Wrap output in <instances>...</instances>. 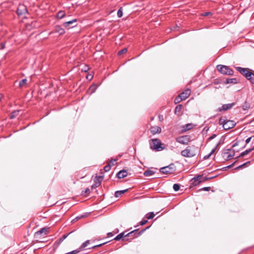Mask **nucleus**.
<instances>
[{
  "mask_svg": "<svg viewBox=\"0 0 254 254\" xmlns=\"http://www.w3.org/2000/svg\"><path fill=\"white\" fill-rule=\"evenodd\" d=\"M201 178L202 176L201 175H198L197 177H194L192 180L193 181V183L195 185L199 184L201 182V180H200V179Z\"/></svg>",
  "mask_w": 254,
  "mask_h": 254,
  "instance_id": "obj_19",
  "label": "nucleus"
},
{
  "mask_svg": "<svg viewBox=\"0 0 254 254\" xmlns=\"http://www.w3.org/2000/svg\"><path fill=\"white\" fill-rule=\"evenodd\" d=\"M147 222H148V220L147 219H146V220L143 219L142 221H141L139 222V224H140V225L142 226V225H144L145 224H146Z\"/></svg>",
  "mask_w": 254,
  "mask_h": 254,
  "instance_id": "obj_43",
  "label": "nucleus"
},
{
  "mask_svg": "<svg viewBox=\"0 0 254 254\" xmlns=\"http://www.w3.org/2000/svg\"><path fill=\"white\" fill-rule=\"evenodd\" d=\"M0 46L1 49H4L5 48V44L4 43H1Z\"/></svg>",
  "mask_w": 254,
  "mask_h": 254,
  "instance_id": "obj_55",
  "label": "nucleus"
},
{
  "mask_svg": "<svg viewBox=\"0 0 254 254\" xmlns=\"http://www.w3.org/2000/svg\"><path fill=\"white\" fill-rule=\"evenodd\" d=\"M236 69L240 73L245 76V77H246L251 72L249 69L241 67H236Z\"/></svg>",
  "mask_w": 254,
  "mask_h": 254,
  "instance_id": "obj_12",
  "label": "nucleus"
},
{
  "mask_svg": "<svg viewBox=\"0 0 254 254\" xmlns=\"http://www.w3.org/2000/svg\"><path fill=\"white\" fill-rule=\"evenodd\" d=\"M253 136H251V137H248L246 140V144H248L252 140H253Z\"/></svg>",
  "mask_w": 254,
  "mask_h": 254,
  "instance_id": "obj_46",
  "label": "nucleus"
},
{
  "mask_svg": "<svg viewBox=\"0 0 254 254\" xmlns=\"http://www.w3.org/2000/svg\"><path fill=\"white\" fill-rule=\"evenodd\" d=\"M90 192V190L89 188H86L84 191H82V194H89Z\"/></svg>",
  "mask_w": 254,
  "mask_h": 254,
  "instance_id": "obj_41",
  "label": "nucleus"
},
{
  "mask_svg": "<svg viewBox=\"0 0 254 254\" xmlns=\"http://www.w3.org/2000/svg\"><path fill=\"white\" fill-rule=\"evenodd\" d=\"M97 88V86L96 84H92L90 86L89 89L91 90V94L95 92Z\"/></svg>",
  "mask_w": 254,
  "mask_h": 254,
  "instance_id": "obj_32",
  "label": "nucleus"
},
{
  "mask_svg": "<svg viewBox=\"0 0 254 254\" xmlns=\"http://www.w3.org/2000/svg\"><path fill=\"white\" fill-rule=\"evenodd\" d=\"M48 232V228H43L41 229L40 230L36 232L35 235L36 236H39L40 237L44 236L46 235Z\"/></svg>",
  "mask_w": 254,
  "mask_h": 254,
  "instance_id": "obj_14",
  "label": "nucleus"
},
{
  "mask_svg": "<svg viewBox=\"0 0 254 254\" xmlns=\"http://www.w3.org/2000/svg\"><path fill=\"white\" fill-rule=\"evenodd\" d=\"M210 179H211V178H207L206 177H205L204 178H202V180H201V182H204L205 181H208Z\"/></svg>",
  "mask_w": 254,
  "mask_h": 254,
  "instance_id": "obj_50",
  "label": "nucleus"
},
{
  "mask_svg": "<svg viewBox=\"0 0 254 254\" xmlns=\"http://www.w3.org/2000/svg\"><path fill=\"white\" fill-rule=\"evenodd\" d=\"M193 127V125L192 124H186L184 127L183 129L184 131H187Z\"/></svg>",
  "mask_w": 254,
  "mask_h": 254,
  "instance_id": "obj_27",
  "label": "nucleus"
},
{
  "mask_svg": "<svg viewBox=\"0 0 254 254\" xmlns=\"http://www.w3.org/2000/svg\"><path fill=\"white\" fill-rule=\"evenodd\" d=\"M111 168V165L110 164H108V165H106L104 167V170L105 172H108L110 170Z\"/></svg>",
  "mask_w": 254,
  "mask_h": 254,
  "instance_id": "obj_37",
  "label": "nucleus"
},
{
  "mask_svg": "<svg viewBox=\"0 0 254 254\" xmlns=\"http://www.w3.org/2000/svg\"><path fill=\"white\" fill-rule=\"evenodd\" d=\"M216 136V135L215 134H213L212 135H211L208 139L207 140L209 141V140H211L213 139H214V138H215Z\"/></svg>",
  "mask_w": 254,
  "mask_h": 254,
  "instance_id": "obj_47",
  "label": "nucleus"
},
{
  "mask_svg": "<svg viewBox=\"0 0 254 254\" xmlns=\"http://www.w3.org/2000/svg\"><path fill=\"white\" fill-rule=\"evenodd\" d=\"M150 131L153 134L159 133L161 132V128L158 126H153L150 127Z\"/></svg>",
  "mask_w": 254,
  "mask_h": 254,
  "instance_id": "obj_16",
  "label": "nucleus"
},
{
  "mask_svg": "<svg viewBox=\"0 0 254 254\" xmlns=\"http://www.w3.org/2000/svg\"><path fill=\"white\" fill-rule=\"evenodd\" d=\"M216 149V147L214 148L211 152L207 155H206L204 156V159L206 160L210 158V157L214 153L215 150Z\"/></svg>",
  "mask_w": 254,
  "mask_h": 254,
  "instance_id": "obj_29",
  "label": "nucleus"
},
{
  "mask_svg": "<svg viewBox=\"0 0 254 254\" xmlns=\"http://www.w3.org/2000/svg\"><path fill=\"white\" fill-rule=\"evenodd\" d=\"M209 14H212V13L210 12H207L201 13L200 16H208Z\"/></svg>",
  "mask_w": 254,
  "mask_h": 254,
  "instance_id": "obj_48",
  "label": "nucleus"
},
{
  "mask_svg": "<svg viewBox=\"0 0 254 254\" xmlns=\"http://www.w3.org/2000/svg\"><path fill=\"white\" fill-rule=\"evenodd\" d=\"M55 31L58 33L60 35H63L65 33L64 30L60 26H56L55 28Z\"/></svg>",
  "mask_w": 254,
  "mask_h": 254,
  "instance_id": "obj_18",
  "label": "nucleus"
},
{
  "mask_svg": "<svg viewBox=\"0 0 254 254\" xmlns=\"http://www.w3.org/2000/svg\"><path fill=\"white\" fill-rule=\"evenodd\" d=\"M183 100L182 99V98L180 97V95H178L175 99V100H174V102L175 104H177L179 102H180L181 101H183Z\"/></svg>",
  "mask_w": 254,
  "mask_h": 254,
  "instance_id": "obj_34",
  "label": "nucleus"
},
{
  "mask_svg": "<svg viewBox=\"0 0 254 254\" xmlns=\"http://www.w3.org/2000/svg\"><path fill=\"white\" fill-rule=\"evenodd\" d=\"M108 237H112L113 235L112 232H109L107 234Z\"/></svg>",
  "mask_w": 254,
  "mask_h": 254,
  "instance_id": "obj_60",
  "label": "nucleus"
},
{
  "mask_svg": "<svg viewBox=\"0 0 254 254\" xmlns=\"http://www.w3.org/2000/svg\"><path fill=\"white\" fill-rule=\"evenodd\" d=\"M193 146H188L181 152L182 156L185 157L191 158L195 156V153L192 150Z\"/></svg>",
  "mask_w": 254,
  "mask_h": 254,
  "instance_id": "obj_4",
  "label": "nucleus"
},
{
  "mask_svg": "<svg viewBox=\"0 0 254 254\" xmlns=\"http://www.w3.org/2000/svg\"><path fill=\"white\" fill-rule=\"evenodd\" d=\"M159 119L160 121H161L162 120H163V116L162 115H159Z\"/></svg>",
  "mask_w": 254,
  "mask_h": 254,
  "instance_id": "obj_62",
  "label": "nucleus"
},
{
  "mask_svg": "<svg viewBox=\"0 0 254 254\" xmlns=\"http://www.w3.org/2000/svg\"><path fill=\"white\" fill-rule=\"evenodd\" d=\"M154 216H155V214L154 213V212H149V213H147L145 215V217L146 218H147V219L148 220V219H151L153 218Z\"/></svg>",
  "mask_w": 254,
  "mask_h": 254,
  "instance_id": "obj_28",
  "label": "nucleus"
},
{
  "mask_svg": "<svg viewBox=\"0 0 254 254\" xmlns=\"http://www.w3.org/2000/svg\"><path fill=\"white\" fill-rule=\"evenodd\" d=\"M217 69L223 74L232 75L234 74V71L226 65L219 64L217 66Z\"/></svg>",
  "mask_w": 254,
  "mask_h": 254,
  "instance_id": "obj_3",
  "label": "nucleus"
},
{
  "mask_svg": "<svg viewBox=\"0 0 254 254\" xmlns=\"http://www.w3.org/2000/svg\"><path fill=\"white\" fill-rule=\"evenodd\" d=\"M191 93V90L190 89H187L182 93H181L179 95L182 98V99L183 100H186L189 96L190 95Z\"/></svg>",
  "mask_w": 254,
  "mask_h": 254,
  "instance_id": "obj_11",
  "label": "nucleus"
},
{
  "mask_svg": "<svg viewBox=\"0 0 254 254\" xmlns=\"http://www.w3.org/2000/svg\"><path fill=\"white\" fill-rule=\"evenodd\" d=\"M73 231H72L68 233L67 234L63 235V236L60 239H59V244L62 243L64 241V240H65L68 237V236L71 233H72Z\"/></svg>",
  "mask_w": 254,
  "mask_h": 254,
  "instance_id": "obj_26",
  "label": "nucleus"
},
{
  "mask_svg": "<svg viewBox=\"0 0 254 254\" xmlns=\"http://www.w3.org/2000/svg\"><path fill=\"white\" fill-rule=\"evenodd\" d=\"M27 79H23L19 81V86L20 87H23L27 83Z\"/></svg>",
  "mask_w": 254,
  "mask_h": 254,
  "instance_id": "obj_31",
  "label": "nucleus"
},
{
  "mask_svg": "<svg viewBox=\"0 0 254 254\" xmlns=\"http://www.w3.org/2000/svg\"><path fill=\"white\" fill-rule=\"evenodd\" d=\"M128 190V189H126L124 190H118L116 191L115 193V196L116 197H120L122 194L125 193L126 192H127Z\"/></svg>",
  "mask_w": 254,
  "mask_h": 254,
  "instance_id": "obj_21",
  "label": "nucleus"
},
{
  "mask_svg": "<svg viewBox=\"0 0 254 254\" xmlns=\"http://www.w3.org/2000/svg\"><path fill=\"white\" fill-rule=\"evenodd\" d=\"M252 72L251 71L245 77L250 81V77L252 76Z\"/></svg>",
  "mask_w": 254,
  "mask_h": 254,
  "instance_id": "obj_51",
  "label": "nucleus"
},
{
  "mask_svg": "<svg viewBox=\"0 0 254 254\" xmlns=\"http://www.w3.org/2000/svg\"><path fill=\"white\" fill-rule=\"evenodd\" d=\"M97 245H95V246H93V247H91V248H92V249H94V248H97Z\"/></svg>",
  "mask_w": 254,
  "mask_h": 254,
  "instance_id": "obj_64",
  "label": "nucleus"
},
{
  "mask_svg": "<svg viewBox=\"0 0 254 254\" xmlns=\"http://www.w3.org/2000/svg\"><path fill=\"white\" fill-rule=\"evenodd\" d=\"M17 14L18 16L27 13L28 11L26 6L24 4H20L17 9Z\"/></svg>",
  "mask_w": 254,
  "mask_h": 254,
  "instance_id": "obj_8",
  "label": "nucleus"
},
{
  "mask_svg": "<svg viewBox=\"0 0 254 254\" xmlns=\"http://www.w3.org/2000/svg\"><path fill=\"white\" fill-rule=\"evenodd\" d=\"M3 97V96L0 93V101L1 100L2 98Z\"/></svg>",
  "mask_w": 254,
  "mask_h": 254,
  "instance_id": "obj_63",
  "label": "nucleus"
},
{
  "mask_svg": "<svg viewBox=\"0 0 254 254\" xmlns=\"http://www.w3.org/2000/svg\"><path fill=\"white\" fill-rule=\"evenodd\" d=\"M155 173V171L151 169H148L143 173V175L145 177L150 176L154 175Z\"/></svg>",
  "mask_w": 254,
  "mask_h": 254,
  "instance_id": "obj_20",
  "label": "nucleus"
},
{
  "mask_svg": "<svg viewBox=\"0 0 254 254\" xmlns=\"http://www.w3.org/2000/svg\"><path fill=\"white\" fill-rule=\"evenodd\" d=\"M191 140V136L190 135L180 136L176 138L177 142L183 145H188Z\"/></svg>",
  "mask_w": 254,
  "mask_h": 254,
  "instance_id": "obj_5",
  "label": "nucleus"
},
{
  "mask_svg": "<svg viewBox=\"0 0 254 254\" xmlns=\"http://www.w3.org/2000/svg\"><path fill=\"white\" fill-rule=\"evenodd\" d=\"M210 189V187H204L202 188L201 190L205 191H208Z\"/></svg>",
  "mask_w": 254,
  "mask_h": 254,
  "instance_id": "obj_52",
  "label": "nucleus"
},
{
  "mask_svg": "<svg viewBox=\"0 0 254 254\" xmlns=\"http://www.w3.org/2000/svg\"><path fill=\"white\" fill-rule=\"evenodd\" d=\"M249 108V106L248 105H247L246 104V103L245 104V105L243 106V109L244 110H246L248 109Z\"/></svg>",
  "mask_w": 254,
  "mask_h": 254,
  "instance_id": "obj_54",
  "label": "nucleus"
},
{
  "mask_svg": "<svg viewBox=\"0 0 254 254\" xmlns=\"http://www.w3.org/2000/svg\"><path fill=\"white\" fill-rule=\"evenodd\" d=\"M252 148L254 149V135L253 136V140H252Z\"/></svg>",
  "mask_w": 254,
  "mask_h": 254,
  "instance_id": "obj_56",
  "label": "nucleus"
},
{
  "mask_svg": "<svg viewBox=\"0 0 254 254\" xmlns=\"http://www.w3.org/2000/svg\"><path fill=\"white\" fill-rule=\"evenodd\" d=\"M234 163H233L232 164L227 166L226 168H232L233 167V166L234 165Z\"/></svg>",
  "mask_w": 254,
  "mask_h": 254,
  "instance_id": "obj_57",
  "label": "nucleus"
},
{
  "mask_svg": "<svg viewBox=\"0 0 254 254\" xmlns=\"http://www.w3.org/2000/svg\"><path fill=\"white\" fill-rule=\"evenodd\" d=\"M127 48H124V49L120 50V51H119L118 53V55H121L124 53H126L127 52Z\"/></svg>",
  "mask_w": 254,
  "mask_h": 254,
  "instance_id": "obj_39",
  "label": "nucleus"
},
{
  "mask_svg": "<svg viewBox=\"0 0 254 254\" xmlns=\"http://www.w3.org/2000/svg\"><path fill=\"white\" fill-rule=\"evenodd\" d=\"M89 67L87 65H85L81 70L82 71L87 72L89 70Z\"/></svg>",
  "mask_w": 254,
  "mask_h": 254,
  "instance_id": "obj_45",
  "label": "nucleus"
},
{
  "mask_svg": "<svg viewBox=\"0 0 254 254\" xmlns=\"http://www.w3.org/2000/svg\"><path fill=\"white\" fill-rule=\"evenodd\" d=\"M105 244H106V243H102V244H100L97 245V247H100L104 245Z\"/></svg>",
  "mask_w": 254,
  "mask_h": 254,
  "instance_id": "obj_61",
  "label": "nucleus"
},
{
  "mask_svg": "<svg viewBox=\"0 0 254 254\" xmlns=\"http://www.w3.org/2000/svg\"><path fill=\"white\" fill-rule=\"evenodd\" d=\"M90 240H87L85 242L82 243V244L80 246V247L79 248H78L79 252H81L82 250H83L85 248H86L90 244Z\"/></svg>",
  "mask_w": 254,
  "mask_h": 254,
  "instance_id": "obj_22",
  "label": "nucleus"
},
{
  "mask_svg": "<svg viewBox=\"0 0 254 254\" xmlns=\"http://www.w3.org/2000/svg\"><path fill=\"white\" fill-rule=\"evenodd\" d=\"M79 252H79V250L77 249L76 250H73V251H72L71 252L65 253L64 254H77Z\"/></svg>",
  "mask_w": 254,
  "mask_h": 254,
  "instance_id": "obj_36",
  "label": "nucleus"
},
{
  "mask_svg": "<svg viewBox=\"0 0 254 254\" xmlns=\"http://www.w3.org/2000/svg\"><path fill=\"white\" fill-rule=\"evenodd\" d=\"M116 13V9H112V10H110L109 12H108V14L110 15V14H113V13Z\"/></svg>",
  "mask_w": 254,
  "mask_h": 254,
  "instance_id": "obj_49",
  "label": "nucleus"
},
{
  "mask_svg": "<svg viewBox=\"0 0 254 254\" xmlns=\"http://www.w3.org/2000/svg\"><path fill=\"white\" fill-rule=\"evenodd\" d=\"M182 108V105H179L177 106L175 109V113L177 114L178 113H180L181 110Z\"/></svg>",
  "mask_w": 254,
  "mask_h": 254,
  "instance_id": "obj_30",
  "label": "nucleus"
},
{
  "mask_svg": "<svg viewBox=\"0 0 254 254\" xmlns=\"http://www.w3.org/2000/svg\"><path fill=\"white\" fill-rule=\"evenodd\" d=\"M57 16H65L64 11H59L58 12V13L57 14Z\"/></svg>",
  "mask_w": 254,
  "mask_h": 254,
  "instance_id": "obj_44",
  "label": "nucleus"
},
{
  "mask_svg": "<svg viewBox=\"0 0 254 254\" xmlns=\"http://www.w3.org/2000/svg\"><path fill=\"white\" fill-rule=\"evenodd\" d=\"M176 170L175 165L172 163L167 166L162 167L160 169V172L164 174L173 173Z\"/></svg>",
  "mask_w": 254,
  "mask_h": 254,
  "instance_id": "obj_6",
  "label": "nucleus"
},
{
  "mask_svg": "<svg viewBox=\"0 0 254 254\" xmlns=\"http://www.w3.org/2000/svg\"><path fill=\"white\" fill-rule=\"evenodd\" d=\"M77 20L76 19H72L70 21L65 22L63 23V25L64 27L69 29L73 28L77 25Z\"/></svg>",
  "mask_w": 254,
  "mask_h": 254,
  "instance_id": "obj_9",
  "label": "nucleus"
},
{
  "mask_svg": "<svg viewBox=\"0 0 254 254\" xmlns=\"http://www.w3.org/2000/svg\"><path fill=\"white\" fill-rule=\"evenodd\" d=\"M250 81L252 83L254 84V73L252 72V76L250 77Z\"/></svg>",
  "mask_w": 254,
  "mask_h": 254,
  "instance_id": "obj_42",
  "label": "nucleus"
},
{
  "mask_svg": "<svg viewBox=\"0 0 254 254\" xmlns=\"http://www.w3.org/2000/svg\"><path fill=\"white\" fill-rule=\"evenodd\" d=\"M19 111H15L13 112L12 113V114H11V116H10V118H11V119H13V118H14L15 117V116L17 114H18V113H19Z\"/></svg>",
  "mask_w": 254,
  "mask_h": 254,
  "instance_id": "obj_40",
  "label": "nucleus"
},
{
  "mask_svg": "<svg viewBox=\"0 0 254 254\" xmlns=\"http://www.w3.org/2000/svg\"><path fill=\"white\" fill-rule=\"evenodd\" d=\"M150 148L156 151H160L163 150L165 147L163 144L157 138L151 139L149 140Z\"/></svg>",
  "mask_w": 254,
  "mask_h": 254,
  "instance_id": "obj_1",
  "label": "nucleus"
},
{
  "mask_svg": "<svg viewBox=\"0 0 254 254\" xmlns=\"http://www.w3.org/2000/svg\"><path fill=\"white\" fill-rule=\"evenodd\" d=\"M80 218V217H79V216H77L75 218H74L72 221H76V220H78Z\"/></svg>",
  "mask_w": 254,
  "mask_h": 254,
  "instance_id": "obj_59",
  "label": "nucleus"
},
{
  "mask_svg": "<svg viewBox=\"0 0 254 254\" xmlns=\"http://www.w3.org/2000/svg\"><path fill=\"white\" fill-rule=\"evenodd\" d=\"M229 151H230V149H227L226 151L224 152L223 153V157L225 158V160H228L233 158V157L234 156V153H233L232 154L229 153Z\"/></svg>",
  "mask_w": 254,
  "mask_h": 254,
  "instance_id": "obj_15",
  "label": "nucleus"
},
{
  "mask_svg": "<svg viewBox=\"0 0 254 254\" xmlns=\"http://www.w3.org/2000/svg\"><path fill=\"white\" fill-rule=\"evenodd\" d=\"M103 179V176H97L95 180V184L91 186V188H96L99 187Z\"/></svg>",
  "mask_w": 254,
  "mask_h": 254,
  "instance_id": "obj_13",
  "label": "nucleus"
},
{
  "mask_svg": "<svg viewBox=\"0 0 254 254\" xmlns=\"http://www.w3.org/2000/svg\"><path fill=\"white\" fill-rule=\"evenodd\" d=\"M117 16H123V8L121 7L120 9L117 11Z\"/></svg>",
  "mask_w": 254,
  "mask_h": 254,
  "instance_id": "obj_38",
  "label": "nucleus"
},
{
  "mask_svg": "<svg viewBox=\"0 0 254 254\" xmlns=\"http://www.w3.org/2000/svg\"><path fill=\"white\" fill-rule=\"evenodd\" d=\"M235 104V103L223 104L221 107L218 109L217 111L219 112L227 111L231 109Z\"/></svg>",
  "mask_w": 254,
  "mask_h": 254,
  "instance_id": "obj_10",
  "label": "nucleus"
},
{
  "mask_svg": "<svg viewBox=\"0 0 254 254\" xmlns=\"http://www.w3.org/2000/svg\"><path fill=\"white\" fill-rule=\"evenodd\" d=\"M254 150V149H253L252 147L251 148L249 149H247L245 151L242 152L240 154L239 157H244L245 155H246L248 154H249V153H250L251 151H252Z\"/></svg>",
  "mask_w": 254,
  "mask_h": 254,
  "instance_id": "obj_24",
  "label": "nucleus"
},
{
  "mask_svg": "<svg viewBox=\"0 0 254 254\" xmlns=\"http://www.w3.org/2000/svg\"><path fill=\"white\" fill-rule=\"evenodd\" d=\"M224 83L226 84H229V83L235 84V83H237V79L236 78H227L226 79Z\"/></svg>",
  "mask_w": 254,
  "mask_h": 254,
  "instance_id": "obj_23",
  "label": "nucleus"
},
{
  "mask_svg": "<svg viewBox=\"0 0 254 254\" xmlns=\"http://www.w3.org/2000/svg\"><path fill=\"white\" fill-rule=\"evenodd\" d=\"M173 189L175 191H178L180 189V186L179 184H175L173 185Z\"/></svg>",
  "mask_w": 254,
  "mask_h": 254,
  "instance_id": "obj_33",
  "label": "nucleus"
},
{
  "mask_svg": "<svg viewBox=\"0 0 254 254\" xmlns=\"http://www.w3.org/2000/svg\"><path fill=\"white\" fill-rule=\"evenodd\" d=\"M117 161V160H116V159L111 160L110 161V163H112V165L113 166V165H114V163H113V162H115V161Z\"/></svg>",
  "mask_w": 254,
  "mask_h": 254,
  "instance_id": "obj_58",
  "label": "nucleus"
},
{
  "mask_svg": "<svg viewBox=\"0 0 254 254\" xmlns=\"http://www.w3.org/2000/svg\"><path fill=\"white\" fill-rule=\"evenodd\" d=\"M219 124L222 125L224 130H228L230 128L234 127L236 124L232 120H228L225 119L223 117H221L219 120Z\"/></svg>",
  "mask_w": 254,
  "mask_h": 254,
  "instance_id": "obj_2",
  "label": "nucleus"
},
{
  "mask_svg": "<svg viewBox=\"0 0 254 254\" xmlns=\"http://www.w3.org/2000/svg\"><path fill=\"white\" fill-rule=\"evenodd\" d=\"M150 227V226L147 227L146 228L141 230L139 232H138L137 229H135V230H133V231L130 232L129 233H128L126 235V236H128V237L133 236L134 237H138V236H140L146 230H147V229H148Z\"/></svg>",
  "mask_w": 254,
  "mask_h": 254,
  "instance_id": "obj_7",
  "label": "nucleus"
},
{
  "mask_svg": "<svg viewBox=\"0 0 254 254\" xmlns=\"http://www.w3.org/2000/svg\"><path fill=\"white\" fill-rule=\"evenodd\" d=\"M250 161H248L246 163H245L239 166H238L237 167H236L235 168V170H239V169H240L241 168H242L243 167H244V166H245L247 164H250Z\"/></svg>",
  "mask_w": 254,
  "mask_h": 254,
  "instance_id": "obj_35",
  "label": "nucleus"
},
{
  "mask_svg": "<svg viewBox=\"0 0 254 254\" xmlns=\"http://www.w3.org/2000/svg\"><path fill=\"white\" fill-rule=\"evenodd\" d=\"M125 234V232H122L120 234H119L118 235H117L114 240L116 241H119L122 239H123L124 237H126Z\"/></svg>",
  "mask_w": 254,
  "mask_h": 254,
  "instance_id": "obj_25",
  "label": "nucleus"
},
{
  "mask_svg": "<svg viewBox=\"0 0 254 254\" xmlns=\"http://www.w3.org/2000/svg\"><path fill=\"white\" fill-rule=\"evenodd\" d=\"M127 171L126 170H124L119 171L117 174V176L118 177V178H119L120 179L124 178L127 177Z\"/></svg>",
  "mask_w": 254,
  "mask_h": 254,
  "instance_id": "obj_17",
  "label": "nucleus"
},
{
  "mask_svg": "<svg viewBox=\"0 0 254 254\" xmlns=\"http://www.w3.org/2000/svg\"><path fill=\"white\" fill-rule=\"evenodd\" d=\"M93 78V75L92 74H88L86 76V78L89 80H91Z\"/></svg>",
  "mask_w": 254,
  "mask_h": 254,
  "instance_id": "obj_53",
  "label": "nucleus"
}]
</instances>
